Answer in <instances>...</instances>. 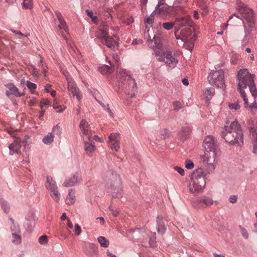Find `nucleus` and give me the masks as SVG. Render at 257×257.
Instances as JSON below:
<instances>
[{
  "mask_svg": "<svg viewBox=\"0 0 257 257\" xmlns=\"http://www.w3.org/2000/svg\"><path fill=\"white\" fill-rule=\"evenodd\" d=\"M120 79H124L128 82V86L125 91V94L130 98L133 97L137 91V86L135 79L132 76L126 73V69H122L119 72Z\"/></svg>",
  "mask_w": 257,
  "mask_h": 257,
  "instance_id": "9",
  "label": "nucleus"
},
{
  "mask_svg": "<svg viewBox=\"0 0 257 257\" xmlns=\"http://www.w3.org/2000/svg\"><path fill=\"white\" fill-rule=\"evenodd\" d=\"M156 234L155 232L153 233V235L150 237L149 240V246L150 247H153L155 246L156 244Z\"/></svg>",
  "mask_w": 257,
  "mask_h": 257,
  "instance_id": "47",
  "label": "nucleus"
},
{
  "mask_svg": "<svg viewBox=\"0 0 257 257\" xmlns=\"http://www.w3.org/2000/svg\"><path fill=\"white\" fill-rule=\"evenodd\" d=\"M75 194L76 191L73 189L69 190L68 194L65 199V203L66 204L71 205L73 204L75 202Z\"/></svg>",
  "mask_w": 257,
  "mask_h": 257,
  "instance_id": "30",
  "label": "nucleus"
},
{
  "mask_svg": "<svg viewBox=\"0 0 257 257\" xmlns=\"http://www.w3.org/2000/svg\"><path fill=\"white\" fill-rule=\"evenodd\" d=\"M215 94L214 89L213 88H206L203 91V98L205 100H210Z\"/></svg>",
  "mask_w": 257,
  "mask_h": 257,
  "instance_id": "34",
  "label": "nucleus"
},
{
  "mask_svg": "<svg viewBox=\"0 0 257 257\" xmlns=\"http://www.w3.org/2000/svg\"><path fill=\"white\" fill-rule=\"evenodd\" d=\"M21 147V144L17 141H15L13 143L11 144L9 147L10 151V155H13L15 154H18Z\"/></svg>",
  "mask_w": 257,
  "mask_h": 257,
  "instance_id": "31",
  "label": "nucleus"
},
{
  "mask_svg": "<svg viewBox=\"0 0 257 257\" xmlns=\"http://www.w3.org/2000/svg\"><path fill=\"white\" fill-rule=\"evenodd\" d=\"M39 242L40 244L45 245L48 243V237L45 235H42L39 238Z\"/></svg>",
  "mask_w": 257,
  "mask_h": 257,
  "instance_id": "48",
  "label": "nucleus"
},
{
  "mask_svg": "<svg viewBox=\"0 0 257 257\" xmlns=\"http://www.w3.org/2000/svg\"><path fill=\"white\" fill-rule=\"evenodd\" d=\"M109 209L114 216L116 217L118 214V211L116 210H114L111 206L109 207Z\"/></svg>",
  "mask_w": 257,
  "mask_h": 257,
  "instance_id": "58",
  "label": "nucleus"
},
{
  "mask_svg": "<svg viewBox=\"0 0 257 257\" xmlns=\"http://www.w3.org/2000/svg\"><path fill=\"white\" fill-rule=\"evenodd\" d=\"M163 218L162 216H158L157 217V230L159 234L163 235L166 231V227L165 226L163 221Z\"/></svg>",
  "mask_w": 257,
  "mask_h": 257,
  "instance_id": "26",
  "label": "nucleus"
},
{
  "mask_svg": "<svg viewBox=\"0 0 257 257\" xmlns=\"http://www.w3.org/2000/svg\"><path fill=\"white\" fill-rule=\"evenodd\" d=\"M45 187L53 200L56 203L59 202L60 200L61 194L59 192L56 182L51 176L47 177Z\"/></svg>",
  "mask_w": 257,
  "mask_h": 257,
  "instance_id": "10",
  "label": "nucleus"
},
{
  "mask_svg": "<svg viewBox=\"0 0 257 257\" xmlns=\"http://www.w3.org/2000/svg\"><path fill=\"white\" fill-rule=\"evenodd\" d=\"M237 10L240 15H236L235 14H233L229 17V20L231 19L234 16H235L242 21L244 27H245V25L247 28H256L254 16V14L253 11L246 7L240 0H237Z\"/></svg>",
  "mask_w": 257,
  "mask_h": 257,
  "instance_id": "2",
  "label": "nucleus"
},
{
  "mask_svg": "<svg viewBox=\"0 0 257 257\" xmlns=\"http://www.w3.org/2000/svg\"><path fill=\"white\" fill-rule=\"evenodd\" d=\"M111 68L110 66L104 65L100 67L98 69L99 71L103 75H107L110 73Z\"/></svg>",
  "mask_w": 257,
  "mask_h": 257,
  "instance_id": "37",
  "label": "nucleus"
},
{
  "mask_svg": "<svg viewBox=\"0 0 257 257\" xmlns=\"http://www.w3.org/2000/svg\"><path fill=\"white\" fill-rule=\"evenodd\" d=\"M174 169L176 171H177L182 176H184L185 171H184V170L182 168L179 167V166H175L174 167Z\"/></svg>",
  "mask_w": 257,
  "mask_h": 257,
  "instance_id": "54",
  "label": "nucleus"
},
{
  "mask_svg": "<svg viewBox=\"0 0 257 257\" xmlns=\"http://www.w3.org/2000/svg\"><path fill=\"white\" fill-rule=\"evenodd\" d=\"M11 225L10 230L11 232V241L15 245H19L22 243L21 231L20 226L17 223H15L14 219H10Z\"/></svg>",
  "mask_w": 257,
  "mask_h": 257,
  "instance_id": "12",
  "label": "nucleus"
},
{
  "mask_svg": "<svg viewBox=\"0 0 257 257\" xmlns=\"http://www.w3.org/2000/svg\"><path fill=\"white\" fill-rule=\"evenodd\" d=\"M221 136L229 145L241 146L243 144V134L240 125L236 120L228 125H225Z\"/></svg>",
  "mask_w": 257,
  "mask_h": 257,
  "instance_id": "1",
  "label": "nucleus"
},
{
  "mask_svg": "<svg viewBox=\"0 0 257 257\" xmlns=\"http://www.w3.org/2000/svg\"><path fill=\"white\" fill-rule=\"evenodd\" d=\"M118 41L119 36L117 34H114L112 36L108 35L103 44H105L108 48L115 50L118 47Z\"/></svg>",
  "mask_w": 257,
  "mask_h": 257,
  "instance_id": "19",
  "label": "nucleus"
},
{
  "mask_svg": "<svg viewBox=\"0 0 257 257\" xmlns=\"http://www.w3.org/2000/svg\"><path fill=\"white\" fill-rule=\"evenodd\" d=\"M201 9L203 11L202 14L203 15H206L208 12V8H207V6H202V7L201 8Z\"/></svg>",
  "mask_w": 257,
  "mask_h": 257,
  "instance_id": "61",
  "label": "nucleus"
},
{
  "mask_svg": "<svg viewBox=\"0 0 257 257\" xmlns=\"http://www.w3.org/2000/svg\"><path fill=\"white\" fill-rule=\"evenodd\" d=\"M176 22H177L178 24L177 26L175 27V30L178 28L183 29L185 27H189L191 26V22L189 19L185 18H176Z\"/></svg>",
  "mask_w": 257,
  "mask_h": 257,
  "instance_id": "27",
  "label": "nucleus"
},
{
  "mask_svg": "<svg viewBox=\"0 0 257 257\" xmlns=\"http://www.w3.org/2000/svg\"><path fill=\"white\" fill-rule=\"evenodd\" d=\"M171 7L165 3V0H158V3L151 15H163L170 13Z\"/></svg>",
  "mask_w": 257,
  "mask_h": 257,
  "instance_id": "16",
  "label": "nucleus"
},
{
  "mask_svg": "<svg viewBox=\"0 0 257 257\" xmlns=\"http://www.w3.org/2000/svg\"><path fill=\"white\" fill-rule=\"evenodd\" d=\"M83 141L84 142V151L86 154L89 157L92 156L96 150L95 146L92 137L90 140H85Z\"/></svg>",
  "mask_w": 257,
  "mask_h": 257,
  "instance_id": "24",
  "label": "nucleus"
},
{
  "mask_svg": "<svg viewBox=\"0 0 257 257\" xmlns=\"http://www.w3.org/2000/svg\"><path fill=\"white\" fill-rule=\"evenodd\" d=\"M50 105V102L48 100H43L41 102L40 107L42 109L44 106L48 107Z\"/></svg>",
  "mask_w": 257,
  "mask_h": 257,
  "instance_id": "57",
  "label": "nucleus"
},
{
  "mask_svg": "<svg viewBox=\"0 0 257 257\" xmlns=\"http://www.w3.org/2000/svg\"><path fill=\"white\" fill-rule=\"evenodd\" d=\"M183 46L186 49L188 50L192 51L193 47H194V44L192 42L188 43L187 41H185V42H183Z\"/></svg>",
  "mask_w": 257,
  "mask_h": 257,
  "instance_id": "46",
  "label": "nucleus"
},
{
  "mask_svg": "<svg viewBox=\"0 0 257 257\" xmlns=\"http://www.w3.org/2000/svg\"><path fill=\"white\" fill-rule=\"evenodd\" d=\"M80 129V135L83 140H90L91 136V130L87 121L83 119L80 121L79 124Z\"/></svg>",
  "mask_w": 257,
  "mask_h": 257,
  "instance_id": "15",
  "label": "nucleus"
},
{
  "mask_svg": "<svg viewBox=\"0 0 257 257\" xmlns=\"http://www.w3.org/2000/svg\"><path fill=\"white\" fill-rule=\"evenodd\" d=\"M219 154L215 153H204V155L200 156L201 161L205 167L206 171L209 174L215 169L217 164V156Z\"/></svg>",
  "mask_w": 257,
  "mask_h": 257,
  "instance_id": "8",
  "label": "nucleus"
},
{
  "mask_svg": "<svg viewBox=\"0 0 257 257\" xmlns=\"http://www.w3.org/2000/svg\"><path fill=\"white\" fill-rule=\"evenodd\" d=\"M1 204L4 211L6 213H8L10 211V205L8 202L4 200H1Z\"/></svg>",
  "mask_w": 257,
  "mask_h": 257,
  "instance_id": "42",
  "label": "nucleus"
},
{
  "mask_svg": "<svg viewBox=\"0 0 257 257\" xmlns=\"http://www.w3.org/2000/svg\"><path fill=\"white\" fill-rule=\"evenodd\" d=\"M106 185L111 190L113 198H119L122 196V185L119 175L116 173H108Z\"/></svg>",
  "mask_w": 257,
  "mask_h": 257,
  "instance_id": "6",
  "label": "nucleus"
},
{
  "mask_svg": "<svg viewBox=\"0 0 257 257\" xmlns=\"http://www.w3.org/2000/svg\"><path fill=\"white\" fill-rule=\"evenodd\" d=\"M81 227L78 224H76L74 226V232L75 235H79L80 234L81 232Z\"/></svg>",
  "mask_w": 257,
  "mask_h": 257,
  "instance_id": "52",
  "label": "nucleus"
},
{
  "mask_svg": "<svg viewBox=\"0 0 257 257\" xmlns=\"http://www.w3.org/2000/svg\"><path fill=\"white\" fill-rule=\"evenodd\" d=\"M27 219L29 221H30L31 222H33L34 224L35 222L36 216L34 213H31L30 216H29L28 217H27Z\"/></svg>",
  "mask_w": 257,
  "mask_h": 257,
  "instance_id": "55",
  "label": "nucleus"
},
{
  "mask_svg": "<svg viewBox=\"0 0 257 257\" xmlns=\"http://www.w3.org/2000/svg\"><path fill=\"white\" fill-rule=\"evenodd\" d=\"M238 80L237 89L244 101V105H248V99L244 90L247 85L254 80L253 75L250 74L247 69H242L239 70L237 75Z\"/></svg>",
  "mask_w": 257,
  "mask_h": 257,
  "instance_id": "3",
  "label": "nucleus"
},
{
  "mask_svg": "<svg viewBox=\"0 0 257 257\" xmlns=\"http://www.w3.org/2000/svg\"><path fill=\"white\" fill-rule=\"evenodd\" d=\"M63 74L68 83V91L73 95V97L76 96L77 99L80 101L81 99V96L78 93V88L77 87L76 84L67 72H63Z\"/></svg>",
  "mask_w": 257,
  "mask_h": 257,
  "instance_id": "14",
  "label": "nucleus"
},
{
  "mask_svg": "<svg viewBox=\"0 0 257 257\" xmlns=\"http://www.w3.org/2000/svg\"><path fill=\"white\" fill-rule=\"evenodd\" d=\"M26 85L29 89L31 91L32 93H34V91L37 88V85L35 83H32L30 81H27Z\"/></svg>",
  "mask_w": 257,
  "mask_h": 257,
  "instance_id": "43",
  "label": "nucleus"
},
{
  "mask_svg": "<svg viewBox=\"0 0 257 257\" xmlns=\"http://www.w3.org/2000/svg\"><path fill=\"white\" fill-rule=\"evenodd\" d=\"M154 15H150V16L146 18L144 20V22L146 24H148L150 25L151 27L152 26L153 24L154 23V19L153 17Z\"/></svg>",
  "mask_w": 257,
  "mask_h": 257,
  "instance_id": "49",
  "label": "nucleus"
},
{
  "mask_svg": "<svg viewBox=\"0 0 257 257\" xmlns=\"http://www.w3.org/2000/svg\"><path fill=\"white\" fill-rule=\"evenodd\" d=\"M52 132L57 135H60L61 134L60 127L58 124L53 127Z\"/></svg>",
  "mask_w": 257,
  "mask_h": 257,
  "instance_id": "53",
  "label": "nucleus"
},
{
  "mask_svg": "<svg viewBox=\"0 0 257 257\" xmlns=\"http://www.w3.org/2000/svg\"><path fill=\"white\" fill-rule=\"evenodd\" d=\"M54 138V137L53 134L52 133H49L43 138L42 142L46 145H50L53 142Z\"/></svg>",
  "mask_w": 257,
  "mask_h": 257,
  "instance_id": "36",
  "label": "nucleus"
},
{
  "mask_svg": "<svg viewBox=\"0 0 257 257\" xmlns=\"http://www.w3.org/2000/svg\"><path fill=\"white\" fill-rule=\"evenodd\" d=\"M239 228L240 230L241 235L245 239L248 238V233H247V230L241 226H239Z\"/></svg>",
  "mask_w": 257,
  "mask_h": 257,
  "instance_id": "51",
  "label": "nucleus"
},
{
  "mask_svg": "<svg viewBox=\"0 0 257 257\" xmlns=\"http://www.w3.org/2000/svg\"><path fill=\"white\" fill-rule=\"evenodd\" d=\"M191 31L189 27H185L183 29L178 28L175 30V36L176 39L180 40L181 42H185L190 36Z\"/></svg>",
  "mask_w": 257,
  "mask_h": 257,
  "instance_id": "17",
  "label": "nucleus"
},
{
  "mask_svg": "<svg viewBox=\"0 0 257 257\" xmlns=\"http://www.w3.org/2000/svg\"><path fill=\"white\" fill-rule=\"evenodd\" d=\"M237 196L236 195H231L229 197V201L232 203H234L236 202Z\"/></svg>",
  "mask_w": 257,
  "mask_h": 257,
  "instance_id": "59",
  "label": "nucleus"
},
{
  "mask_svg": "<svg viewBox=\"0 0 257 257\" xmlns=\"http://www.w3.org/2000/svg\"><path fill=\"white\" fill-rule=\"evenodd\" d=\"M185 167L187 169H192L194 167V164L193 162L192 161H191L190 160H186L185 162Z\"/></svg>",
  "mask_w": 257,
  "mask_h": 257,
  "instance_id": "50",
  "label": "nucleus"
},
{
  "mask_svg": "<svg viewBox=\"0 0 257 257\" xmlns=\"http://www.w3.org/2000/svg\"><path fill=\"white\" fill-rule=\"evenodd\" d=\"M173 106L174 107V109L176 110H178V109L182 107L181 103L179 101H175L173 102Z\"/></svg>",
  "mask_w": 257,
  "mask_h": 257,
  "instance_id": "56",
  "label": "nucleus"
},
{
  "mask_svg": "<svg viewBox=\"0 0 257 257\" xmlns=\"http://www.w3.org/2000/svg\"><path fill=\"white\" fill-rule=\"evenodd\" d=\"M81 181L80 175L78 172H76L65 180L63 186L66 187L74 186L78 184Z\"/></svg>",
  "mask_w": 257,
  "mask_h": 257,
  "instance_id": "20",
  "label": "nucleus"
},
{
  "mask_svg": "<svg viewBox=\"0 0 257 257\" xmlns=\"http://www.w3.org/2000/svg\"><path fill=\"white\" fill-rule=\"evenodd\" d=\"M191 128L188 126H183L178 133V137L180 139L184 140L190 134Z\"/></svg>",
  "mask_w": 257,
  "mask_h": 257,
  "instance_id": "33",
  "label": "nucleus"
},
{
  "mask_svg": "<svg viewBox=\"0 0 257 257\" xmlns=\"http://www.w3.org/2000/svg\"><path fill=\"white\" fill-rule=\"evenodd\" d=\"M212 70L208 76V79L210 84L212 86L219 88H223L224 86V72L222 69Z\"/></svg>",
  "mask_w": 257,
  "mask_h": 257,
  "instance_id": "7",
  "label": "nucleus"
},
{
  "mask_svg": "<svg viewBox=\"0 0 257 257\" xmlns=\"http://www.w3.org/2000/svg\"><path fill=\"white\" fill-rule=\"evenodd\" d=\"M245 35L244 38L241 42V44L243 46H246L248 43L249 40L248 36L251 34L252 32H255L256 31V28H247L246 26L245 25V27H244Z\"/></svg>",
  "mask_w": 257,
  "mask_h": 257,
  "instance_id": "28",
  "label": "nucleus"
},
{
  "mask_svg": "<svg viewBox=\"0 0 257 257\" xmlns=\"http://www.w3.org/2000/svg\"><path fill=\"white\" fill-rule=\"evenodd\" d=\"M108 35V32L104 28L99 29L96 33V36L100 41L102 43L107 38Z\"/></svg>",
  "mask_w": 257,
  "mask_h": 257,
  "instance_id": "32",
  "label": "nucleus"
},
{
  "mask_svg": "<svg viewBox=\"0 0 257 257\" xmlns=\"http://www.w3.org/2000/svg\"><path fill=\"white\" fill-rule=\"evenodd\" d=\"M55 15L59 22L58 27L59 29H64L65 32H68V28L66 26V23L65 21L64 18L62 17L61 14L58 11L55 12Z\"/></svg>",
  "mask_w": 257,
  "mask_h": 257,
  "instance_id": "29",
  "label": "nucleus"
},
{
  "mask_svg": "<svg viewBox=\"0 0 257 257\" xmlns=\"http://www.w3.org/2000/svg\"><path fill=\"white\" fill-rule=\"evenodd\" d=\"M206 174L203 169H196L191 174L189 184V190L192 193H200L206 185Z\"/></svg>",
  "mask_w": 257,
  "mask_h": 257,
  "instance_id": "4",
  "label": "nucleus"
},
{
  "mask_svg": "<svg viewBox=\"0 0 257 257\" xmlns=\"http://www.w3.org/2000/svg\"><path fill=\"white\" fill-rule=\"evenodd\" d=\"M170 136V132L166 128H164L160 131V137L162 139L168 138Z\"/></svg>",
  "mask_w": 257,
  "mask_h": 257,
  "instance_id": "39",
  "label": "nucleus"
},
{
  "mask_svg": "<svg viewBox=\"0 0 257 257\" xmlns=\"http://www.w3.org/2000/svg\"><path fill=\"white\" fill-rule=\"evenodd\" d=\"M53 108L55 109H57L59 108H60V109L56 110V112L58 113H61L66 108V107L62 106H59L58 104V103L56 101H54L53 104Z\"/></svg>",
  "mask_w": 257,
  "mask_h": 257,
  "instance_id": "44",
  "label": "nucleus"
},
{
  "mask_svg": "<svg viewBox=\"0 0 257 257\" xmlns=\"http://www.w3.org/2000/svg\"><path fill=\"white\" fill-rule=\"evenodd\" d=\"M247 86L249 87V91L253 97V102L251 104H249V102H248V105H244V107L245 108L248 107L251 109L253 108H257V103L256 102L257 89L254 81H252V82H251L250 84H249Z\"/></svg>",
  "mask_w": 257,
  "mask_h": 257,
  "instance_id": "22",
  "label": "nucleus"
},
{
  "mask_svg": "<svg viewBox=\"0 0 257 257\" xmlns=\"http://www.w3.org/2000/svg\"><path fill=\"white\" fill-rule=\"evenodd\" d=\"M150 28H148L147 26L146 27L144 31V38L146 40L150 48H152V40L151 39L152 36L150 34Z\"/></svg>",
  "mask_w": 257,
  "mask_h": 257,
  "instance_id": "35",
  "label": "nucleus"
},
{
  "mask_svg": "<svg viewBox=\"0 0 257 257\" xmlns=\"http://www.w3.org/2000/svg\"><path fill=\"white\" fill-rule=\"evenodd\" d=\"M83 250L85 253L90 257H97V247L93 244H86L83 246Z\"/></svg>",
  "mask_w": 257,
  "mask_h": 257,
  "instance_id": "25",
  "label": "nucleus"
},
{
  "mask_svg": "<svg viewBox=\"0 0 257 257\" xmlns=\"http://www.w3.org/2000/svg\"><path fill=\"white\" fill-rule=\"evenodd\" d=\"M120 134L119 133H111L108 137V143L112 150L117 152L120 148Z\"/></svg>",
  "mask_w": 257,
  "mask_h": 257,
  "instance_id": "18",
  "label": "nucleus"
},
{
  "mask_svg": "<svg viewBox=\"0 0 257 257\" xmlns=\"http://www.w3.org/2000/svg\"><path fill=\"white\" fill-rule=\"evenodd\" d=\"M247 128L251 137V143L253 146L252 153L257 154V121L251 120L248 122Z\"/></svg>",
  "mask_w": 257,
  "mask_h": 257,
  "instance_id": "13",
  "label": "nucleus"
},
{
  "mask_svg": "<svg viewBox=\"0 0 257 257\" xmlns=\"http://www.w3.org/2000/svg\"><path fill=\"white\" fill-rule=\"evenodd\" d=\"M193 16H194V18L196 20H198L199 18V14L197 11H196V10L194 11Z\"/></svg>",
  "mask_w": 257,
  "mask_h": 257,
  "instance_id": "63",
  "label": "nucleus"
},
{
  "mask_svg": "<svg viewBox=\"0 0 257 257\" xmlns=\"http://www.w3.org/2000/svg\"><path fill=\"white\" fill-rule=\"evenodd\" d=\"M97 240L101 246L104 247H107L108 246V240L106 239L104 237L99 236L97 238Z\"/></svg>",
  "mask_w": 257,
  "mask_h": 257,
  "instance_id": "38",
  "label": "nucleus"
},
{
  "mask_svg": "<svg viewBox=\"0 0 257 257\" xmlns=\"http://www.w3.org/2000/svg\"><path fill=\"white\" fill-rule=\"evenodd\" d=\"M85 12L86 13V14H87V15L90 18H91L92 17H93V16H94V15H93V12L92 10H86L85 11Z\"/></svg>",
  "mask_w": 257,
  "mask_h": 257,
  "instance_id": "62",
  "label": "nucleus"
},
{
  "mask_svg": "<svg viewBox=\"0 0 257 257\" xmlns=\"http://www.w3.org/2000/svg\"><path fill=\"white\" fill-rule=\"evenodd\" d=\"M23 7L24 9H31L33 7L32 0H24Z\"/></svg>",
  "mask_w": 257,
  "mask_h": 257,
  "instance_id": "45",
  "label": "nucleus"
},
{
  "mask_svg": "<svg viewBox=\"0 0 257 257\" xmlns=\"http://www.w3.org/2000/svg\"><path fill=\"white\" fill-rule=\"evenodd\" d=\"M6 86L10 91L6 92V94L8 97H10L11 95L19 97L24 96L25 94L23 92H20L19 89L13 83H8L6 85Z\"/></svg>",
  "mask_w": 257,
  "mask_h": 257,
  "instance_id": "23",
  "label": "nucleus"
},
{
  "mask_svg": "<svg viewBox=\"0 0 257 257\" xmlns=\"http://www.w3.org/2000/svg\"><path fill=\"white\" fill-rule=\"evenodd\" d=\"M51 88V85L50 84H47L45 88V91L47 93L50 92V89Z\"/></svg>",
  "mask_w": 257,
  "mask_h": 257,
  "instance_id": "64",
  "label": "nucleus"
},
{
  "mask_svg": "<svg viewBox=\"0 0 257 257\" xmlns=\"http://www.w3.org/2000/svg\"><path fill=\"white\" fill-rule=\"evenodd\" d=\"M228 107L230 110H237L240 109V105L238 101H236L233 103H229L228 104Z\"/></svg>",
  "mask_w": 257,
  "mask_h": 257,
  "instance_id": "41",
  "label": "nucleus"
},
{
  "mask_svg": "<svg viewBox=\"0 0 257 257\" xmlns=\"http://www.w3.org/2000/svg\"><path fill=\"white\" fill-rule=\"evenodd\" d=\"M175 26V22H167L163 23V28L166 30H170L173 28Z\"/></svg>",
  "mask_w": 257,
  "mask_h": 257,
  "instance_id": "40",
  "label": "nucleus"
},
{
  "mask_svg": "<svg viewBox=\"0 0 257 257\" xmlns=\"http://www.w3.org/2000/svg\"><path fill=\"white\" fill-rule=\"evenodd\" d=\"M113 59L115 61V65L117 67H118V65H119L118 63H119V58L118 57V56L117 55H114L113 56Z\"/></svg>",
  "mask_w": 257,
  "mask_h": 257,
  "instance_id": "60",
  "label": "nucleus"
},
{
  "mask_svg": "<svg viewBox=\"0 0 257 257\" xmlns=\"http://www.w3.org/2000/svg\"><path fill=\"white\" fill-rule=\"evenodd\" d=\"M153 49L158 61L165 62L171 68L177 66L178 60L172 55L170 51L163 46H155Z\"/></svg>",
  "mask_w": 257,
  "mask_h": 257,
  "instance_id": "5",
  "label": "nucleus"
},
{
  "mask_svg": "<svg viewBox=\"0 0 257 257\" xmlns=\"http://www.w3.org/2000/svg\"><path fill=\"white\" fill-rule=\"evenodd\" d=\"M214 202L216 203L217 201H214L211 198L207 196H202L200 198L196 201H192V204L195 208H199V204L204 205L206 207H209L212 205Z\"/></svg>",
  "mask_w": 257,
  "mask_h": 257,
  "instance_id": "21",
  "label": "nucleus"
},
{
  "mask_svg": "<svg viewBox=\"0 0 257 257\" xmlns=\"http://www.w3.org/2000/svg\"><path fill=\"white\" fill-rule=\"evenodd\" d=\"M203 148L206 153H219L217 141L212 136H208L205 138L203 142Z\"/></svg>",
  "mask_w": 257,
  "mask_h": 257,
  "instance_id": "11",
  "label": "nucleus"
}]
</instances>
